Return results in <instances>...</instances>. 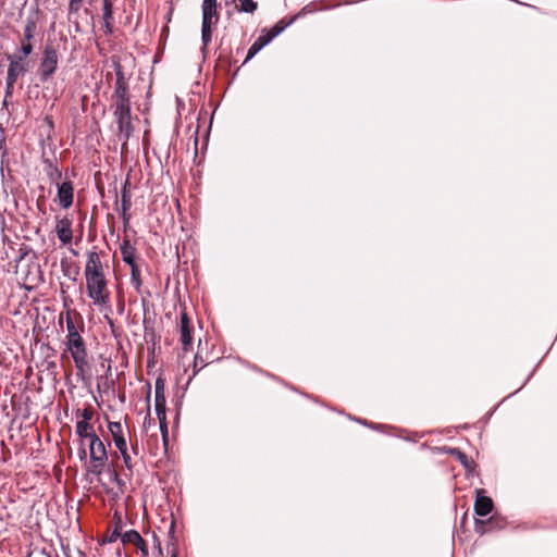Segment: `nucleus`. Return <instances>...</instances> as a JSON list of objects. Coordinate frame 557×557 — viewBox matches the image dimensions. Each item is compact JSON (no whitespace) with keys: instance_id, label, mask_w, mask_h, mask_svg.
Returning a JSON list of instances; mask_svg holds the SVG:
<instances>
[{"instance_id":"obj_1","label":"nucleus","mask_w":557,"mask_h":557,"mask_svg":"<svg viewBox=\"0 0 557 557\" xmlns=\"http://www.w3.org/2000/svg\"><path fill=\"white\" fill-rule=\"evenodd\" d=\"M66 350L71 352L77 374H84L88 369V355L85 342L81 334L66 336Z\"/></svg>"},{"instance_id":"obj_14","label":"nucleus","mask_w":557,"mask_h":557,"mask_svg":"<svg viewBox=\"0 0 557 557\" xmlns=\"http://www.w3.org/2000/svg\"><path fill=\"white\" fill-rule=\"evenodd\" d=\"M154 407H156V413L158 417V420L160 422V429L163 434V437H165L168 433V425H166V412H165V397H154Z\"/></svg>"},{"instance_id":"obj_33","label":"nucleus","mask_w":557,"mask_h":557,"mask_svg":"<svg viewBox=\"0 0 557 557\" xmlns=\"http://www.w3.org/2000/svg\"><path fill=\"white\" fill-rule=\"evenodd\" d=\"M83 1L84 0H71L69 5L70 12H77L82 7Z\"/></svg>"},{"instance_id":"obj_15","label":"nucleus","mask_w":557,"mask_h":557,"mask_svg":"<svg viewBox=\"0 0 557 557\" xmlns=\"http://www.w3.org/2000/svg\"><path fill=\"white\" fill-rule=\"evenodd\" d=\"M71 225H72L71 221L66 218L58 221V223H57L55 232H57L59 239L63 244L71 243V240L73 238Z\"/></svg>"},{"instance_id":"obj_18","label":"nucleus","mask_w":557,"mask_h":557,"mask_svg":"<svg viewBox=\"0 0 557 557\" xmlns=\"http://www.w3.org/2000/svg\"><path fill=\"white\" fill-rule=\"evenodd\" d=\"M218 20L216 17V10H210V12L202 11V30L201 35H210L212 33L211 25L215 23Z\"/></svg>"},{"instance_id":"obj_26","label":"nucleus","mask_w":557,"mask_h":557,"mask_svg":"<svg viewBox=\"0 0 557 557\" xmlns=\"http://www.w3.org/2000/svg\"><path fill=\"white\" fill-rule=\"evenodd\" d=\"M66 336H73V335H77L79 334L77 327L75 326L72 318L70 315H67L66 318Z\"/></svg>"},{"instance_id":"obj_19","label":"nucleus","mask_w":557,"mask_h":557,"mask_svg":"<svg viewBox=\"0 0 557 557\" xmlns=\"http://www.w3.org/2000/svg\"><path fill=\"white\" fill-rule=\"evenodd\" d=\"M128 186H129V182H128V180H126V182L124 183L123 189H122V195H121L122 218H123L124 222H127V220H128L126 212L129 210L131 205H132L129 190L127 189Z\"/></svg>"},{"instance_id":"obj_21","label":"nucleus","mask_w":557,"mask_h":557,"mask_svg":"<svg viewBox=\"0 0 557 557\" xmlns=\"http://www.w3.org/2000/svg\"><path fill=\"white\" fill-rule=\"evenodd\" d=\"M91 425L86 421H78L76 423V433L85 440H88L90 442V437L92 435H96L95 433L90 432Z\"/></svg>"},{"instance_id":"obj_41","label":"nucleus","mask_w":557,"mask_h":557,"mask_svg":"<svg viewBox=\"0 0 557 557\" xmlns=\"http://www.w3.org/2000/svg\"><path fill=\"white\" fill-rule=\"evenodd\" d=\"M510 396H512V395L510 394L506 398H503V401H506V399L509 398Z\"/></svg>"},{"instance_id":"obj_24","label":"nucleus","mask_w":557,"mask_h":557,"mask_svg":"<svg viewBox=\"0 0 557 557\" xmlns=\"http://www.w3.org/2000/svg\"><path fill=\"white\" fill-rule=\"evenodd\" d=\"M293 22V20H289V21H285V20H281L280 22H277L272 28L271 30L268 32L267 35H273V36H276V35H280L282 32L285 30V28Z\"/></svg>"},{"instance_id":"obj_4","label":"nucleus","mask_w":557,"mask_h":557,"mask_svg":"<svg viewBox=\"0 0 557 557\" xmlns=\"http://www.w3.org/2000/svg\"><path fill=\"white\" fill-rule=\"evenodd\" d=\"M506 525V518L497 512L492 513L486 519L474 518V531L480 535H484L493 531H500L505 529Z\"/></svg>"},{"instance_id":"obj_34","label":"nucleus","mask_w":557,"mask_h":557,"mask_svg":"<svg viewBox=\"0 0 557 557\" xmlns=\"http://www.w3.org/2000/svg\"><path fill=\"white\" fill-rule=\"evenodd\" d=\"M536 368H537V364L534 367V369H533V370L530 372V374L527 376V379L524 380V382L522 383V385H521L518 389H516L513 393H511V395L517 394L518 392H520V391H521V389H522V388L528 384V382H529V381L531 380V377L533 376V374H534V372H535Z\"/></svg>"},{"instance_id":"obj_16","label":"nucleus","mask_w":557,"mask_h":557,"mask_svg":"<svg viewBox=\"0 0 557 557\" xmlns=\"http://www.w3.org/2000/svg\"><path fill=\"white\" fill-rule=\"evenodd\" d=\"M122 542L134 544L143 552L144 556L148 555V550H147L145 541L143 540V537L140 536V534L137 531H135V530L126 531L122 535Z\"/></svg>"},{"instance_id":"obj_6","label":"nucleus","mask_w":557,"mask_h":557,"mask_svg":"<svg viewBox=\"0 0 557 557\" xmlns=\"http://www.w3.org/2000/svg\"><path fill=\"white\" fill-rule=\"evenodd\" d=\"M58 64V54H57V46L54 45V40H49L45 47L44 59L40 64V71L42 79L46 81L50 77Z\"/></svg>"},{"instance_id":"obj_40","label":"nucleus","mask_w":557,"mask_h":557,"mask_svg":"<svg viewBox=\"0 0 557 557\" xmlns=\"http://www.w3.org/2000/svg\"><path fill=\"white\" fill-rule=\"evenodd\" d=\"M32 30V26L26 27V33H29Z\"/></svg>"},{"instance_id":"obj_3","label":"nucleus","mask_w":557,"mask_h":557,"mask_svg":"<svg viewBox=\"0 0 557 557\" xmlns=\"http://www.w3.org/2000/svg\"><path fill=\"white\" fill-rule=\"evenodd\" d=\"M89 451L92 467L90 471L94 474H101L103 466L108 459L107 449L102 441L97 436L92 435L89 442Z\"/></svg>"},{"instance_id":"obj_22","label":"nucleus","mask_w":557,"mask_h":557,"mask_svg":"<svg viewBox=\"0 0 557 557\" xmlns=\"http://www.w3.org/2000/svg\"><path fill=\"white\" fill-rule=\"evenodd\" d=\"M121 253L124 262L129 265L135 264L134 248L129 245V242H124V244L121 246Z\"/></svg>"},{"instance_id":"obj_39","label":"nucleus","mask_w":557,"mask_h":557,"mask_svg":"<svg viewBox=\"0 0 557 557\" xmlns=\"http://www.w3.org/2000/svg\"><path fill=\"white\" fill-rule=\"evenodd\" d=\"M132 449H133V451L136 454V451H137V446H136V445H133V446H132Z\"/></svg>"},{"instance_id":"obj_37","label":"nucleus","mask_w":557,"mask_h":557,"mask_svg":"<svg viewBox=\"0 0 557 557\" xmlns=\"http://www.w3.org/2000/svg\"><path fill=\"white\" fill-rule=\"evenodd\" d=\"M211 37L203 36L202 37V49H206L208 46V42L210 41Z\"/></svg>"},{"instance_id":"obj_31","label":"nucleus","mask_w":557,"mask_h":557,"mask_svg":"<svg viewBox=\"0 0 557 557\" xmlns=\"http://www.w3.org/2000/svg\"><path fill=\"white\" fill-rule=\"evenodd\" d=\"M122 457H123V461H124V465L125 467L128 469V470H132L133 466H132V462H131V456L129 454L127 453V447H124L123 449H119Z\"/></svg>"},{"instance_id":"obj_10","label":"nucleus","mask_w":557,"mask_h":557,"mask_svg":"<svg viewBox=\"0 0 557 557\" xmlns=\"http://www.w3.org/2000/svg\"><path fill=\"white\" fill-rule=\"evenodd\" d=\"M22 58L20 57L17 60H11L8 77H7V96L12 94L14 83L16 79L22 76L26 69L24 64L21 62Z\"/></svg>"},{"instance_id":"obj_27","label":"nucleus","mask_w":557,"mask_h":557,"mask_svg":"<svg viewBox=\"0 0 557 557\" xmlns=\"http://www.w3.org/2000/svg\"><path fill=\"white\" fill-rule=\"evenodd\" d=\"M240 8L245 12H253L257 8V3L252 0H239Z\"/></svg>"},{"instance_id":"obj_5","label":"nucleus","mask_w":557,"mask_h":557,"mask_svg":"<svg viewBox=\"0 0 557 557\" xmlns=\"http://www.w3.org/2000/svg\"><path fill=\"white\" fill-rule=\"evenodd\" d=\"M114 115L121 138L127 140L133 132L129 104L115 106Z\"/></svg>"},{"instance_id":"obj_23","label":"nucleus","mask_w":557,"mask_h":557,"mask_svg":"<svg viewBox=\"0 0 557 557\" xmlns=\"http://www.w3.org/2000/svg\"><path fill=\"white\" fill-rule=\"evenodd\" d=\"M350 421H355L357 423L366 425V426H368V428H370L372 430H375V431H382L383 429L386 428L385 424L369 422L368 420H364V419H361V418H357V417H354L351 414H350Z\"/></svg>"},{"instance_id":"obj_7","label":"nucleus","mask_w":557,"mask_h":557,"mask_svg":"<svg viewBox=\"0 0 557 557\" xmlns=\"http://www.w3.org/2000/svg\"><path fill=\"white\" fill-rule=\"evenodd\" d=\"M494 509L493 499L487 496L484 488L475 490L474 512L480 519L490 516Z\"/></svg>"},{"instance_id":"obj_9","label":"nucleus","mask_w":557,"mask_h":557,"mask_svg":"<svg viewBox=\"0 0 557 557\" xmlns=\"http://www.w3.org/2000/svg\"><path fill=\"white\" fill-rule=\"evenodd\" d=\"M84 275L96 277V276H103V265L100 260V256L97 251H88L87 252V261L85 264Z\"/></svg>"},{"instance_id":"obj_29","label":"nucleus","mask_w":557,"mask_h":557,"mask_svg":"<svg viewBox=\"0 0 557 557\" xmlns=\"http://www.w3.org/2000/svg\"><path fill=\"white\" fill-rule=\"evenodd\" d=\"M103 1V18L106 22H108L109 18L112 16V3L110 0H102Z\"/></svg>"},{"instance_id":"obj_30","label":"nucleus","mask_w":557,"mask_h":557,"mask_svg":"<svg viewBox=\"0 0 557 557\" xmlns=\"http://www.w3.org/2000/svg\"><path fill=\"white\" fill-rule=\"evenodd\" d=\"M165 397L164 395V383L161 379L156 381L154 385V397Z\"/></svg>"},{"instance_id":"obj_12","label":"nucleus","mask_w":557,"mask_h":557,"mask_svg":"<svg viewBox=\"0 0 557 557\" xmlns=\"http://www.w3.org/2000/svg\"><path fill=\"white\" fill-rule=\"evenodd\" d=\"M74 187L72 182L66 181L58 185V199L63 209H69L73 203Z\"/></svg>"},{"instance_id":"obj_2","label":"nucleus","mask_w":557,"mask_h":557,"mask_svg":"<svg viewBox=\"0 0 557 557\" xmlns=\"http://www.w3.org/2000/svg\"><path fill=\"white\" fill-rule=\"evenodd\" d=\"M85 278L88 297L97 306H107L110 300V293L106 275L96 277L86 276Z\"/></svg>"},{"instance_id":"obj_25","label":"nucleus","mask_w":557,"mask_h":557,"mask_svg":"<svg viewBox=\"0 0 557 557\" xmlns=\"http://www.w3.org/2000/svg\"><path fill=\"white\" fill-rule=\"evenodd\" d=\"M131 281L132 284L138 289L140 287L139 270L136 264L131 265Z\"/></svg>"},{"instance_id":"obj_38","label":"nucleus","mask_w":557,"mask_h":557,"mask_svg":"<svg viewBox=\"0 0 557 557\" xmlns=\"http://www.w3.org/2000/svg\"><path fill=\"white\" fill-rule=\"evenodd\" d=\"M467 520V513H463L462 518H461V524H463Z\"/></svg>"},{"instance_id":"obj_42","label":"nucleus","mask_w":557,"mask_h":557,"mask_svg":"<svg viewBox=\"0 0 557 557\" xmlns=\"http://www.w3.org/2000/svg\"><path fill=\"white\" fill-rule=\"evenodd\" d=\"M173 557H175V556H173Z\"/></svg>"},{"instance_id":"obj_32","label":"nucleus","mask_w":557,"mask_h":557,"mask_svg":"<svg viewBox=\"0 0 557 557\" xmlns=\"http://www.w3.org/2000/svg\"><path fill=\"white\" fill-rule=\"evenodd\" d=\"M216 9V0H203L202 11L210 12V10Z\"/></svg>"},{"instance_id":"obj_35","label":"nucleus","mask_w":557,"mask_h":557,"mask_svg":"<svg viewBox=\"0 0 557 557\" xmlns=\"http://www.w3.org/2000/svg\"><path fill=\"white\" fill-rule=\"evenodd\" d=\"M22 50H23L24 55H27L32 52V46L29 44L23 45Z\"/></svg>"},{"instance_id":"obj_17","label":"nucleus","mask_w":557,"mask_h":557,"mask_svg":"<svg viewBox=\"0 0 557 557\" xmlns=\"http://www.w3.org/2000/svg\"><path fill=\"white\" fill-rule=\"evenodd\" d=\"M109 431L112 434L114 444L117 449H123L124 447H127L126 441L123 435L122 424L120 422H110Z\"/></svg>"},{"instance_id":"obj_13","label":"nucleus","mask_w":557,"mask_h":557,"mask_svg":"<svg viewBox=\"0 0 557 557\" xmlns=\"http://www.w3.org/2000/svg\"><path fill=\"white\" fill-rule=\"evenodd\" d=\"M180 333H181V342L183 345L184 350H189L193 337H191V329L189 325V319L187 317V313L183 311L181 313V323H180Z\"/></svg>"},{"instance_id":"obj_8","label":"nucleus","mask_w":557,"mask_h":557,"mask_svg":"<svg viewBox=\"0 0 557 557\" xmlns=\"http://www.w3.org/2000/svg\"><path fill=\"white\" fill-rule=\"evenodd\" d=\"M436 449L440 450L441 453L455 457L463 467L467 473H471L472 471H474L476 463L473 460L469 459V457L460 448L443 446L437 447Z\"/></svg>"},{"instance_id":"obj_36","label":"nucleus","mask_w":557,"mask_h":557,"mask_svg":"<svg viewBox=\"0 0 557 557\" xmlns=\"http://www.w3.org/2000/svg\"><path fill=\"white\" fill-rule=\"evenodd\" d=\"M82 416H83V418H84V420H83V421H86V422H87L88 420H90V419H91V416H92V414H91V412H90L89 410L85 409V410L83 411Z\"/></svg>"},{"instance_id":"obj_28","label":"nucleus","mask_w":557,"mask_h":557,"mask_svg":"<svg viewBox=\"0 0 557 557\" xmlns=\"http://www.w3.org/2000/svg\"><path fill=\"white\" fill-rule=\"evenodd\" d=\"M49 177L52 183H54L57 186L60 185V180L62 177V173L57 168H51L49 172Z\"/></svg>"},{"instance_id":"obj_11","label":"nucleus","mask_w":557,"mask_h":557,"mask_svg":"<svg viewBox=\"0 0 557 557\" xmlns=\"http://www.w3.org/2000/svg\"><path fill=\"white\" fill-rule=\"evenodd\" d=\"M114 98H115V106L129 104V100L127 97V84L125 82L124 74L121 71L120 66L117 67V71H116Z\"/></svg>"},{"instance_id":"obj_20","label":"nucleus","mask_w":557,"mask_h":557,"mask_svg":"<svg viewBox=\"0 0 557 557\" xmlns=\"http://www.w3.org/2000/svg\"><path fill=\"white\" fill-rule=\"evenodd\" d=\"M272 38L273 37H259L258 40L255 41V44L249 48L244 63L253 58L264 46L271 41Z\"/></svg>"}]
</instances>
